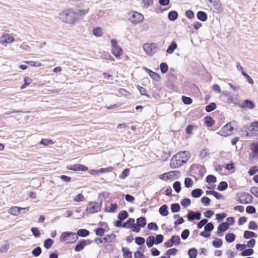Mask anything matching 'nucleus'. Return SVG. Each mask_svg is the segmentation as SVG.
Returning a JSON list of instances; mask_svg holds the SVG:
<instances>
[{"mask_svg":"<svg viewBox=\"0 0 258 258\" xmlns=\"http://www.w3.org/2000/svg\"><path fill=\"white\" fill-rule=\"evenodd\" d=\"M58 18L62 22L71 25H74L77 22L76 10L71 8L60 11L58 14Z\"/></svg>","mask_w":258,"mask_h":258,"instance_id":"1","label":"nucleus"},{"mask_svg":"<svg viewBox=\"0 0 258 258\" xmlns=\"http://www.w3.org/2000/svg\"><path fill=\"white\" fill-rule=\"evenodd\" d=\"M190 158V153L187 151H181L174 155L170 161V167L178 168L185 164Z\"/></svg>","mask_w":258,"mask_h":258,"instance_id":"2","label":"nucleus"},{"mask_svg":"<svg viewBox=\"0 0 258 258\" xmlns=\"http://www.w3.org/2000/svg\"><path fill=\"white\" fill-rule=\"evenodd\" d=\"M76 234L73 232H64L62 233L60 237V241L61 242L73 243L78 239Z\"/></svg>","mask_w":258,"mask_h":258,"instance_id":"3","label":"nucleus"},{"mask_svg":"<svg viewBox=\"0 0 258 258\" xmlns=\"http://www.w3.org/2000/svg\"><path fill=\"white\" fill-rule=\"evenodd\" d=\"M128 20L134 24L142 22L144 19V16L137 12L133 11L128 14Z\"/></svg>","mask_w":258,"mask_h":258,"instance_id":"4","label":"nucleus"},{"mask_svg":"<svg viewBox=\"0 0 258 258\" xmlns=\"http://www.w3.org/2000/svg\"><path fill=\"white\" fill-rule=\"evenodd\" d=\"M111 52L116 57H119L123 52L122 49L117 44V42L115 39H111Z\"/></svg>","mask_w":258,"mask_h":258,"instance_id":"5","label":"nucleus"},{"mask_svg":"<svg viewBox=\"0 0 258 258\" xmlns=\"http://www.w3.org/2000/svg\"><path fill=\"white\" fill-rule=\"evenodd\" d=\"M179 175L180 172L178 171L175 170L161 174L159 176V178L164 180H173L177 178Z\"/></svg>","mask_w":258,"mask_h":258,"instance_id":"6","label":"nucleus"},{"mask_svg":"<svg viewBox=\"0 0 258 258\" xmlns=\"http://www.w3.org/2000/svg\"><path fill=\"white\" fill-rule=\"evenodd\" d=\"M101 203L96 202H90L88 205L86 211L89 213H94L100 211L101 210Z\"/></svg>","mask_w":258,"mask_h":258,"instance_id":"7","label":"nucleus"},{"mask_svg":"<svg viewBox=\"0 0 258 258\" xmlns=\"http://www.w3.org/2000/svg\"><path fill=\"white\" fill-rule=\"evenodd\" d=\"M252 196L246 192H242L238 198V201L242 204H248L252 202Z\"/></svg>","mask_w":258,"mask_h":258,"instance_id":"8","label":"nucleus"},{"mask_svg":"<svg viewBox=\"0 0 258 258\" xmlns=\"http://www.w3.org/2000/svg\"><path fill=\"white\" fill-rule=\"evenodd\" d=\"M29 209V207L20 208L18 207H13L9 210L8 213L14 216H18L20 214L25 213L26 211H28Z\"/></svg>","mask_w":258,"mask_h":258,"instance_id":"9","label":"nucleus"},{"mask_svg":"<svg viewBox=\"0 0 258 258\" xmlns=\"http://www.w3.org/2000/svg\"><path fill=\"white\" fill-rule=\"evenodd\" d=\"M233 127L231 122L227 123L224 125L217 134L222 136L226 137L230 135V133L233 131Z\"/></svg>","mask_w":258,"mask_h":258,"instance_id":"10","label":"nucleus"},{"mask_svg":"<svg viewBox=\"0 0 258 258\" xmlns=\"http://www.w3.org/2000/svg\"><path fill=\"white\" fill-rule=\"evenodd\" d=\"M144 49L147 54L152 55L154 54L156 51V44H145L144 45Z\"/></svg>","mask_w":258,"mask_h":258,"instance_id":"11","label":"nucleus"},{"mask_svg":"<svg viewBox=\"0 0 258 258\" xmlns=\"http://www.w3.org/2000/svg\"><path fill=\"white\" fill-rule=\"evenodd\" d=\"M15 41V38L9 34H4L1 38V43L2 44H10Z\"/></svg>","mask_w":258,"mask_h":258,"instance_id":"12","label":"nucleus"},{"mask_svg":"<svg viewBox=\"0 0 258 258\" xmlns=\"http://www.w3.org/2000/svg\"><path fill=\"white\" fill-rule=\"evenodd\" d=\"M251 153L249 157L251 159H258V142L253 143L251 147Z\"/></svg>","mask_w":258,"mask_h":258,"instance_id":"13","label":"nucleus"},{"mask_svg":"<svg viewBox=\"0 0 258 258\" xmlns=\"http://www.w3.org/2000/svg\"><path fill=\"white\" fill-rule=\"evenodd\" d=\"M68 169L71 170L77 171H87L88 168L87 166L83 165L75 164L71 165L69 167H67Z\"/></svg>","mask_w":258,"mask_h":258,"instance_id":"14","label":"nucleus"},{"mask_svg":"<svg viewBox=\"0 0 258 258\" xmlns=\"http://www.w3.org/2000/svg\"><path fill=\"white\" fill-rule=\"evenodd\" d=\"M89 10V9L87 8L86 9H78L77 11H76L77 21L79 20L80 18H82L84 16L87 14Z\"/></svg>","mask_w":258,"mask_h":258,"instance_id":"15","label":"nucleus"},{"mask_svg":"<svg viewBox=\"0 0 258 258\" xmlns=\"http://www.w3.org/2000/svg\"><path fill=\"white\" fill-rule=\"evenodd\" d=\"M209 1L211 3L213 4L216 10L218 11H221L222 10V8L219 0H209Z\"/></svg>","mask_w":258,"mask_h":258,"instance_id":"16","label":"nucleus"},{"mask_svg":"<svg viewBox=\"0 0 258 258\" xmlns=\"http://www.w3.org/2000/svg\"><path fill=\"white\" fill-rule=\"evenodd\" d=\"M145 70L146 71L149 73V75H150V76L154 80H156V81H159V79H160V76L159 75L152 71L151 70L147 69V68H145Z\"/></svg>","mask_w":258,"mask_h":258,"instance_id":"17","label":"nucleus"},{"mask_svg":"<svg viewBox=\"0 0 258 258\" xmlns=\"http://www.w3.org/2000/svg\"><path fill=\"white\" fill-rule=\"evenodd\" d=\"M86 244V240H82L78 242V243L76 245L75 250L76 251H80L82 249H83Z\"/></svg>","mask_w":258,"mask_h":258,"instance_id":"18","label":"nucleus"},{"mask_svg":"<svg viewBox=\"0 0 258 258\" xmlns=\"http://www.w3.org/2000/svg\"><path fill=\"white\" fill-rule=\"evenodd\" d=\"M159 212L163 216H166L168 214V207L166 205H163L160 208Z\"/></svg>","mask_w":258,"mask_h":258,"instance_id":"19","label":"nucleus"},{"mask_svg":"<svg viewBox=\"0 0 258 258\" xmlns=\"http://www.w3.org/2000/svg\"><path fill=\"white\" fill-rule=\"evenodd\" d=\"M243 105L245 107H247L249 109H252L254 108V103L250 100H245L243 103Z\"/></svg>","mask_w":258,"mask_h":258,"instance_id":"20","label":"nucleus"},{"mask_svg":"<svg viewBox=\"0 0 258 258\" xmlns=\"http://www.w3.org/2000/svg\"><path fill=\"white\" fill-rule=\"evenodd\" d=\"M202 190L200 188L194 189L191 192L192 197L195 198H199L202 196Z\"/></svg>","mask_w":258,"mask_h":258,"instance_id":"21","label":"nucleus"},{"mask_svg":"<svg viewBox=\"0 0 258 258\" xmlns=\"http://www.w3.org/2000/svg\"><path fill=\"white\" fill-rule=\"evenodd\" d=\"M177 47V45L175 41H172L170 46L168 47V49H167V53L169 54L172 53L174 50L176 49Z\"/></svg>","mask_w":258,"mask_h":258,"instance_id":"22","label":"nucleus"},{"mask_svg":"<svg viewBox=\"0 0 258 258\" xmlns=\"http://www.w3.org/2000/svg\"><path fill=\"white\" fill-rule=\"evenodd\" d=\"M117 208V205L116 204H111L109 207H107L105 208V211L109 213H114L115 212Z\"/></svg>","mask_w":258,"mask_h":258,"instance_id":"23","label":"nucleus"},{"mask_svg":"<svg viewBox=\"0 0 258 258\" xmlns=\"http://www.w3.org/2000/svg\"><path fill=\"white\" fill-rule=\"evenodd\" d=\"M197 17L200 20L205 21L207 19V15L205 12L199 11L197 14Z\"/></svg>","mask_w":258,"mask_h":258,"instance_id":"24","label":"nucleus"},{"mask_svg":"<svg viewBox=\"0 0 258 258\" xmlns=\"http://www.w3.org/2000/svg\"><path fill=\"white\" fill-rule=\"evenodd\" d=\"M229 225L226 222H223L219 225L218 229L220 232H224L228 229Z\"/></svg>","mask_w":258,"mask_h":258,"instance_id":"25","label":"nucleus"},{"mask_svg":"<svg viewBox=\"0 0 258 258\" xmlns=\"http://www.w3.org/2000/svg\"><path fill=\"white\" fill-rule=\"evenodd\" d=\"M116 238V235L114 234H111L109 235H106L103 239L107 242H111L115 240Z\"/></svg>","mask_w":258,"mask_h":258,"instance_id":"26","label":"nucleus"},{"mask_svg":"<svg viewBox=\"0 0 258 258\" xmlns=\"http://www.w3.org/2000/svg\"><path fill=\"white\" fill-rule=\"evenodd\" d=\"M254 127L258 128V121L253 122L251 124V126L245 127V131L246 132V135H248V131H252L254 130Z\"/></svg>","mask_w":258,"mask_h":258,"instance_id":"27","label":"nucleus"},{"mask_svg":"<svg viewBox=\"0 0 258 258\" xmlns=\"http://www.w3.org/2000/svg\"><path fill=\"white\" fill-rule=\"evenodd\" d=\"M135 220L133 218H129L126 222H125L122 227L124 228H130L131 226H133L135 224Z\"/></svg>","mask_w":258,"mask_h":258,"instance_id":"28","label":"nucleus"},{"mask_svg":"<svg viewBox=\"0 0 258 258\" xmlns=\"http://www.w3.org/2000/svg\"><path fill=\"white\" fill-rule=\"evenodd\" d=\"M77 234L79 236L86 237L89 234V232L86 229H81L77 231Z\"/></svg>","mask_w":258,"mask_h":258,"instance_id":"29","label":"nucleus"},{"mask_svg":"<svg viewBox=\"0 0 258 258\" xmlns=\"http://www.w3.org/2000/svg\"><path fill=\"white\" fill-rule=\"evenodd\" d=\"M155 243V238L153 236H149L146 239V244L149 247H152Z\"/></svg>","mask_w":258,"mask_h":258,"instance_id":"30","label":"nucleus"},{"mask_svg":"<svg viewBox=\"0 0 258 258\" xmlns=\"http://www.w3.org/2000/svg\"><path fill=\"white\" fill-rule=\"evenodd\" d=\"M137 223L139 226L144 227L146 224V220L145 217H140L137 220Z\"/></svg>","mask_w":258,"mask_h":258,"instance_id":"31","label":"nucleus"},{"mask_svg":"<svg viewBox=\"0 0 258 258\" xmlns=\"http://www.w3.org/2000/svg\"><path fill=\"white\" fill-rule=\"evenodd\" d=\"M168 18L171 21H175L178 17V14L176 11H172L169 13Z\"/></svg>","mask_w":258,"mask_h":258,"instance_id":"32","label":"nucleus"},{"mask_svg":"<svg viewBox=\"0 0 258 258\" xmlns=\"http://www.w3.org/2000/svg\"><path fill=\"white\" fill-rule=\"evenodd\" d=\"M188 254L190 258H196L198 254V251L196 248H190L188 250Z\"/></svg>","mask_w":258,"mask_h":258,"instance_id":"33","label":"nucleus"},{"mask_svg":"<svg viewBox=\"0 0 258 258\" xmlns=\"http://www.w3.org/2000/svg\"><path fill=\"white\" fill-rule=\"evenodd\" d=\"M205 122L207 126L211 127L214 124V120L212 117L207 116L205 118Z\"/></svg>","mask_w":258,"mask_h":258,"instance_id":"34","label":"nucleus"},{"mask_svg":"<svg viewBox=\"0 0 258 258\" xmlns=\"http://www.w3.org/2000/svg\"><path fill=\"white\" fill-rule=\"evenodd\" d=\"M32 82V79L29 77H25L24 78V84L21 86V89H25L27 86L30 85Z\"/></svg>","mask_w":258,"mask_h":258,"instance_id":"35","label":"nucleus"},{"mask_svg":"<svg viewBox=\"0 0 258 258\" xmlns=\"http://www.w3.org/2000/svg\"><path fill=\"white\" fill-rule=\"evenodd\" d=\"M235 238V235L233 233H228L225 236V239L228 242H232Z\"/></svg>","mask_w":258,"mask_h":258,"instance_id":"36","label":"nucleus"},{"mask_svg":"<svg viewBox=\"0 0 258 258\" xmlns=\"http://www.w3.org/2000/svg\"><path fill=\"white\" fill-rule=\"evenodd\" d=\"M228 187V184L225 181H221L217 187L218 190L220 191H223L225 190Z\"/></svg>","mask_w":258,"mask_h":258,"instance_id":"37","label":"nucleus"},{"mask_svg":"<svg viewBox=\"0 0 258 258\" xmlns=\"http://www.w3.org/2000/svg\"><path fill=\"white\" fill-rule=\"evenodd\" d=\"M128 216V213L126 211H121L118 215V218L120 220H123Z\"/></svg>","mask_w":258,"mask_h":258,"instance_id":"38","label":"nucleus"},{"mask_svg":"<svg viewBox=\"0 0 258 258\" xmlns=\"http://www.w3.org/2000/svg\"><path fill=\"white\" fill-rule=\"evenodd\" d=\"M171 210L172 213H176L180 211V207L178 204H172L171 205Z\"/></svg>","mask_w":258,"mask_h":258,"instance_id":"39","label":"nucleus"},{"mask_svg":"<svg viewBox=\"0 0 258 258\" xmlns=\"http://www.w3.org/2000/svg\"><path fill=\"white\" fill-rule=\"evenodd\" d=\"M170 240L171 241V242H172L173 244L178 245L180 244V239L179 237L177 235L172 236Z\"/></svg>","mask_w":258,"mask_h":258,"instance_id":"40","label":"nucleus"},{"mask_svg":"<svg viewBox=\"0 0 258 258\" xmlns=\"http://www.w3.org/2000/svg\"><path fill=\"white\" fill-rule=\"evenodd\" d=\"M93 35L96 37H100L102 35V29L100 27H97L93 30Z\"/></svg>","mask_w":258,"mask_h":258,"instance_id":"41","label":"nucleus"},{"mask_svg":"<svg viewBox=\"0 0 258 258\" xmlns=\"http://www.w3.org/2000/svg\"><path fill=\"white\" fill-rule=\"evenodd\" d=\"M223 244L222 240L219 238H216L215 240L213 241V245L216 248H219L222 246Z\"/></svg>","mask_w":258,"mask_h":258,"instance_id":"42","label":"nucleus"},{"mask_svg":"<svg viewBox=\"0 0 258 258\" xmlns=\"http://www.w3.org/2000/svg\"><path fill=\"white\" fill-rule=\"evenodd\" d=\"M216 108V104L215 103H211L206 107V110L210 112Z\"/></svg>","mask_w":258,"mask_h":258,"instance_id":"43","label":"nucleus"},{"mask_svg":"<svg viewBox=\"0 0 258 258\" xmlns=\"http://www.w3.org/2000/svg\"><path fill=\"white\" fill-rule=\"evenodd\" d=\"M256 234L252 231H245L244 233V237L246 239L256 237Z\"/></svg>","mask_w":258,"mask_h":258,"instance_id":"44","label":"nucleus"},{"mask_svg":"<svg viewBox=\"0 0 258 258\" xmlns=\"http://www.w3.org/2000/svg\"><path fill=\"white\" fill-rule=\"evenodd\" d=\"M253 250L251 248L247 249L245 250H243L241 253V255L242 256H248V255H251L253 253Z\"/></svg>","mask_w":258,"mask_h":258,"instance_id":"45","label":"nucleus"},{"mask_svg":"<svg viewBox=\"0 0 258 258\" xmlns=\"http://www.w3.org/2000/svg\"><path fill=\"white\" fill-rule=\"evenodd\" d=\"M53 240L50 238L47 239L44 242V246L47 248L49 249L53 244Z\"/></svg>","mask_w":258,"mask_h":258,"instance_id":"46","label":"nucleus"},{"mask_svg":"<svg viewBox=\"0 0 258 258\" xmlns=\"http://www.w3.org/2000/svg\"><path fill=\"white\" fill-rule=\"evenodd\" d=\"M192 184H193V181L192 180V179L191 178H188V177H186L185 178L184 185H185V187H186L187 188L190 187L192 186Z\"/></svg>","mask_w":258,"mask_h":258,"instance_id":"47","label":"nucleus"},{"mask_svg":"<svg viewBox=\"0 0 258 258\" xmlns=\"http://www.w3.org/2000/svg\"><path fill=\"white\" fill-rule=\"evenodd\" d=\"M198 126L194 125H188L186 128V132L188 135H191L192 134V131L194 129H197Z\"/></svg>","mask_w":258,"mask_h":258,"instance_id":"48","label":"nucleus"},{"mask_svg":"<svg viewBox=\"0 0 258 258\" xmlns=\"http://www.w3.org/2000/svg\"><path fill=\"white\" fill-rule=\"evenodd\" d=\"M173 187L175 191L178 193L181 190V185L179 181H176L173 184Z\"/></svg>","mask_w":258,"mask_h":258,"instance_id":"49","label":"nucleus"},{"mask_svg":"<svg viewBox=\"0 0 258 258\" xmlns=\"http://www.w3.org/2000/svg\"><path fill=\"white\" fill-rule=\"evenodd\" d=\"M53 142L50 139H43L40 141V144L44 146H47L48 145H52Z\"/></svg>","mask_w":258,"mask_h":258,"instance_id":"50","label":"nucleus"},{"mask_svg":"<svg viewBox=\"0 0 258 258\" xmlns=\"http://www.w3.org/2000/svg\"><path fill=\"white\" fill-rule=\"evenodd\" d=\"M24 63L26 64H29L31 66L33 67H40L41 66V63L39 61H24Z\"/></svg>","mask_w":258,"mask_h":258,"instance_id":"51","label":"nucleus"},{"mask_svg":"<svg viewBox=\"0 0 258 258\" xmlns=\"http://www.w3.org/2000/svg\"><path fill=\"white\" fill-rule=\"evenodd\" d=\"M42 250L40 247H37L33 249L32 253L35 256H38L41 253Z\"/></svg>","mask_w":258,"mask_h":258,"instance_id":"52","label":"nucleus"},{"mask_svg":"<svg viewBox=\"0 0 258 258\" xmlns=\"http://www.w3.org/2000/svg\"><path fill=\"white\" fill-rule=\"evenodd\" d=\"M160 67L161 72L163 74L166 73L168 69L167 64L165 62L161 63Z\"/></svg>","mask_w":258,"mask_h":258,"instance_id":"53","label":"nucleus"},{"mask_svg":"<svg viewBox=\"0 0 258 258\" xmlns=\"http://www.w3.org/2000/svg\"><path fill=\"white\" fill-rule=\"evenodd\" d=\"M191 201L190 199L185 198L181 202V205L184 207H186L190 205Z\"/></svg>","mask_w":258,"mask_h":258,"instance_id":"54","label":"nucleus"},{"mask_svg":"<svg viewBox=\"0 0 258 258\" xmlns=\"http://www.w3.org/2000/svg\"><path fill=\"white\" fill-rule=\"evenodd\" d=\"M145 242V240L143 237H137L135 239V242L137 244L141 245L143 244Z\"/></svg>","mask_w":258,"mask_h":258,"instance_id":"55","label":"nucleus"},{"mask_svg":"<svg viewBox=\"0 0 258 258\" xmlns=\"http://www.w3.org/2000/svg\"><path fill=\"white\" fill-rule=\"evenodd\" d=\"M182 100L185 104L189 105L192 103V99L188 97L183 96L182 97Z\"/></svg>","mask_w":258,"mask_h":258,"instance_id":"56","label":"nucleus"},{"mask_svg":"<svg viewBox=\"0 0 258 258\" xmlns=\"http://www.w3.org/2000/svg\"><path fill=\"white\" fill-rule=\"evenodd\" d=\"M31 231L36 237H39L40 235V232L38 228L33 227L31 229Z\"/></svg>","mask_w":258,"mask_h":258,"instance_id":"57","label":"nucleus"},{"mask_svg":"<svg viewBox=\"0 0 258 258\" xmlns=\"http://www.w3.org/2000/svg\"><path fill=\"white\" fill-rule=\"evenodd\" d=\"M246 212L248 214H254L256 212V210L253 206H248L246 208Z\"/></svg>","mask_w":258,"mask_h":258,"instance_id":"58","label":"nucleus"},{"mask_svg":"<svg viewBox=\"0 0 258 258\" xmlns=\"http://www.w3.org/2000/svg\"><path fill=\"white\" fill-rule=\"evenodd\" d=\"M206 181L208 183L215 182L216 181V178L214 175H209L206 178Z\"/></svg>","mask_w":258,"mask_h":258,"instance_id":"59","label":"nucleus"},{"mask_svg":"<svg viewBox=\"0 0 258 258\" xmlns=\"http://www.w3.org/2000/svg\"><path fill=\"white\" fill-rule=\"evenodd\" d=\"M163 239H164V237L162 234L157 235L156 237L155 243L156 244L161 243L163 241Z\"/></svg>","mask_w":258,"mask_h":258,"instance_id":"60","label":"nucleus"},{"mask_svg":"<svg viewBox=\"0 0 258 258\" xmlns=\"http://www.w3.org/2000/svg\"><path fill=\"white\" fill-rule=\"evenodd\" d=\"M148 228L149 230H154L155 231H157L158 229V227L156 223L152 222L148 224Z\"/></svg>","mask_w":258,"mask_h":258,"instance_id":"61","label":"nucleus"},{"mask_svg":"<svg viewBox=\"0 0 258 258\" xmlns=\"http://www.w3.org/2000/svg\"><path fill=\"white\" fill-rule=\"evenodd\" d=\"M214 229V225L212 223H209L206 224L205 226V230L206 231H211Z\"/></svg>","mask_w":258,"mask_h":258,"instance_id":"62","label":"nucleus"},{"mask_svg":"<svg viewBox=\"0 0 258 258\" xmlns=\"http://www.w3.org/2000/svg\"><path fill=\"white\" fill-rule=\"evenodd\" d=\"M208 155H209V150L208 149H204L201 152V153L200 154V157L202 159H204Z\"/></svg>","mask_w":258,"mask_h":258,"instance_id":"63","label":"nucleus"},{"mask_svg":"<svg viewBox=\"0 0 258 258\" xmlns=\"http://www.w3.org/2000/svg\"><path fill=\"white\" fill-rule=\"evenodd\" d=\"M258 171V168L256 166L252 167L248 171V173L250 175L255 174Z\"/></svg>","mask_w":258,"mask_h":258,"instance_id":"64","label":"nucleus"}]
</instances>
